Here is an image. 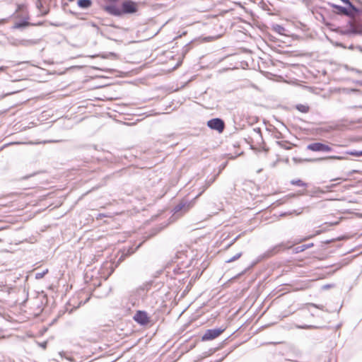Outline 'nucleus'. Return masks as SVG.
<instances>
[{"label":"nucleus","instance_id":"6ab92c4d","mask_svg":"<svg viewBox=\"0 0 362 362\" xmlns=\"http://www.w3.org/2000/svg\"><path fill=\"white\" fill-rule=\"evenodd\" d=\"M341 180V181H343V182H344V181H346V180H346V179H345V178H338V179H335L334 180Z\"/></svg>","mask_w":362,"mask_h":362},{"label":"nucleus","instance_id":"6e6552de","mask_svg":"<svg viewBox=\"0 0 362 362\" xmlns=\"http://www.w3.org/2000/svg\"><path fill=\"white\" fill-rule=\"evenodd\" d=\"M310 288L309 281L302 282L292 288L293 291H304Z\"/></svg>","mask_w":362,"mask_h":362},{"label":"nucleus","instance_id":"9d476101","mask_svg":"<svg viewBox=\"0 0 362 362\" xmlns=\"http://www.w3.org/2000/svg\"><path fill=\"white\" fill-rule=\"evenodd\" d=\"M78 5L81 8H88L91 5L90 0H79Z\"/></svg>","mask_w":362,"mask_h":362},{"label":"nucleus","instance_id":"f3484780","mask_svg":"<svg viewBox=\"0 0 362 362\" xmlns=\"http://www.w3.org/2000/svg\"><path fill=\"white\" fill-rule=\"evenodd\" d=\"M327 158H329V159H334V160H344V157H342V156H329V157H327Z\"/></svg>","mask_w":362,"mask_h":362},{"label":"nucleus","instance_id":"39448f33","mask_svg":"<svg viewBox=\"0 0 362 362\" xmlns=\"http://www.w3.org/2000/svg\"><path fill=\"white\" fill-rule=\"evenodd\" d=\"M307 148L312 151H323V152H329L332 151V148L329 146L322 144V143H313L310 144Z\"/></svg>","mask_w":362,"mask_h":362},{"label":"nucleus","instance_id":"dca6fc26","mask_svg":"<svg viewBox=\"0 0 362 362\" xmlns=\"http://www.w3.org/2000/svg\"><path fill=\"white\" fill-rule=\"evenodd\" d=\"M352 33L362 35V25L354 28Z\"/></svg>","mask_w":362,"mask_h":362},{"label":"nucleus","instance_id":"423d86ee","mask_svg":"<svg viewBox=\"0 0 362 362\" xmlns=\"http://www.w3.org/2000/svg\"><path fill=\"white\" fill-rule=\"evenodd\" d=\"M332 7L335 11L339 14H343L347 16H354L356 12L353 11L349 7L345 8L341 6L333 5Z\"/></svg>","mask_w":362,"mask_h":362},{"label":"nucleus","instance_id":"aec40b11","mask_svg":"<svg viewBox=\"0 0 362 362\" xmlns=\"http://www.w3.org/2000/svg\"><path fill=\"white\" fill-rule=\"evenodd\" d=\"M311 305H312V306H313V307H315V308H319V307H318L317 305H315V304H311Z\"/></svg>","mask_w":362,"mask_h":362},{"label":"nucleus","instance_id":"a211bd4d","mask_svg":"<svg viewBox=\"0 0 362 362\" xmlns=\"http://www.w3.org/2000/svg\"><path fill=\"white\" fill-rule=\"evenodd\" d=\"M28 23H19V24H16L15 25L14 28H21L22 26H25V25H28Z\"/></svg>","mask_w":362,"mask_h":362},{"label":"nucleus","instance_id":"20e7f679","mask_svg":"<svg viewBox=\"0 0 362 362\" xmlns=\"http://www.w3.org/2000/svg\"><path fill=\"white\" fill-rule=\"evenodd\" d=\"M207 126L211 129L218 131L219 133H221L225 128L224 122L219 118H214L209 120Z\"/></svg>","mask_w":362,"mask_h":362},{"label":"nucleus","instance_id":"f8f14e48","mask_svg":"<svg viewBox=\"0 0 362 362\" xmlns=\"http://www.w3.org/2000/svg\"><path fill=\"white\" fill-rule=\"evenodd\" d=\"M313 246V243H310L308 245H303L302 246L298 247L296 248V252H302L308 248H310Z\"/></svg>","mask_w":362,"mask_h":362},{"label":"nucleus","instance_id":"9b49d317","mask_svg":"<svg viewBox=\"0 0 362 362\" xmlns=\"http://www.w3.org/2000/svg\"><path fill=\"white\" fill-rule=\"evenodd\" d=\"M291 182L293 185L298 187H305L306 185V184L300 179L292 180Z\"/></svg>","mask_w":362,"mask_h":362},{"label":"nucleus","instance_id":"0eeeda50","mask_svg":"<svg viewBox=\"0 0 362 362\" xmlns=\"http://www.w3.org/2000/svg\"><path fill=\"white\" fill-rule=\"evenodd\" d=\"M106 11L109 13L114 15V16H119L123 15L122 11V7L119 8L115 6H110L106 7Z\"/></svg>","mask_w":362,"mask_h":362},{"label":"nucleus","instance_id":"f03ea898","mask_svg":"<svg viewBox=\"0 0 362 362\" xmlns=\"http://www.w3.org/2000/svg\"><path fill=\"white\" fill-rule=\"evenodd\" d=\"M121 7L123 14L134 13L138 10L137 4L132 0L124 1L121 4Z\"/></svg>","mask_w":362,"mask_h":362},{"label":"nucleus","instance_id":"f257e3e1","mask_svg":"<svg viewBox=\"0 0 362 362\" xmlns=\"http://www.w3.org/2000/svg\"><path fill=\"white\" fill-rule=\"evenodd\" d=\"M225 330L226 328L207 329L204 334L202 337V341H206L215 339L218 337Z\"/></svg>","mask_w":362,"mask_h":362},{"label":"nucleus","instance_id":"1a4fd4ad","mask_svg":"<svg viewBox=\"0 0 362 362\" xmlns=\"http://www.w3.org/2000/svg\"><path fill=\"white\" fill-rule=\"evenodd\" d=\"M296 107L299 112L302 113H307L310 110L309 106L304 104L297 105Z\"/></svg>","mask_w":362,"mask_h":362},{"label":"nucleus","instance_id":"2eb2a0df","mask_svg":"<svg viewBox=\"0 0 362 362\" xmlns=\"http://www.w3.org/2000/svg\"><path fill=\"white\" fill-rule=\"evenodd\" d=\"M241 255H242L241 253H238V254L235 255V256H233L232 258H230L228 260H227L226 262L230 263V262H232L233 261H235L238 259H239Z\"/></svg>","mask_w":362,"mask_h":362},{"label":"nucleus","instance_id":"4468645a","mask_svg":"<svg viewBox=\"0 0 362 362\" xmlns=\"http://www.w3.org/2000/svg\"><path fill=\"white\" fill-rule=\"evenodd\" d=\"M347 154L354 156H362V151H349V152H347Z\"/></svg>","mask_w":362,"mask_h":362},{"label":"nucleus","instance_id":"ddd939ff","mask_svg":"<svg viewBox=\"0 0 362 362\" xmlns=\"http://www.w3.org/2000/svg\"><path fill=\"white\" fill-rule=\"evenodd\" d=\"M343 2H344L345 4H346L349 7L353 10V11L354 12H357L358 10L356 9V8L350 2L349 0H342Z\"/></svg>","mask_w":362,"mask_h":362},{"label":"nucleus","instance_id":"7ed1b4c3","mask_svg":"<svg viewBox=\"0 0 362 362\" xmlns=\"http://www.w3.org/2000/svg\"><path fill=\"white\" fill-rule=\"evenodd\" d=\"M134 320L141 325H146L150 322V317L145 311L138 310L133 317Z\"/></svg>","mask_w":362,"mask_h":362}]
</instances>
